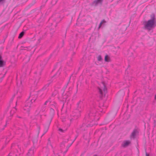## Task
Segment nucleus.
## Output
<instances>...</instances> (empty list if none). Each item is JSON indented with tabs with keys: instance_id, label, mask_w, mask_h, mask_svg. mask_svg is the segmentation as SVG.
<instances>
[{
	"instance_id": "nucleus-16",
	"label": "nucleus",
	"mask_w": 156,
	"mask_h": 156,
	"mask_svg": "<svg viewBox=\"0 0 156 156\" xmlns=\"http://www.w3.org/2000/svg\"><path fill=\"white\" fill-rule=\"evenodd\" d=\"M106 23V21L105 20H103L100 23L98 28L99 29L101 27L102 25L104 23Z\"/></svg>"
},
{
	"instance_id": "nucleus-6",
	"label": "nucleus",
	"mask_w": 156,
	"mask_h": 156,
	"mask_svg": "<svg viewBox=\"0 0 156 156\" xmlns=\"http://www.w3.org/2000/svg\"><path fill=\"white\" fill-rule=\"evenodd\" d=\"M82 102L81 101H79L77 104V108L76 112L77 113V116H79L80 115V112L81 111L80 110L81 108V105Z\"/></svg>"
},
{
	"instance_id": "nucleus-24",
	"label": "nucleus",
	"mask_w": 156,
	"mask_h": 156,
	"mask_svg": "<svg viewBox=\"0 0 156 156\" xmlns=\"http://www.w3.org/2000/svg\"><path fill=\"white\" fill-rule=\"evenodd\" d=\"M12 99H11V101H10V106H12V104H11V101L12 100Z\"/></svg>"
},
{
	"instance_id": "nucleus-21",
	"label": "nucleus",
	"mask_w": 156,
	"mask_h": 156,
	"mask_svg": "<svg viewBox=\"0 0 156 156\" xmlns=\"http://www.w3.org/2000/svg\"><path fill=\"white\" fill-rule=\"evenodd\" d=\"M98 61H101L102 60V58L101 55H99L98 56Z\"/></svg>"
},
{
	"instance_id": "nucleus-36",
	"label": "nucleus",
	"mask_w": 156,
	"mask_h": 156,
	"mask_svg": "<svg viewBox=\"0 0 156 156\" xmlns=\"http://www.w3.org/2000/svg\"><path fill=\"white\" fill-rule=\"evenodd\" d=\"M49 140H50V139H48V141H49Z\"/></svg>"
},
{
	"instance_id": "nucleus-28",
	"label": "nucleus",
	"mask_w": 156,
	"mask_h": 156,
	"mask_svg": "<svg viewBox=\"0 0 156 156\" xmlns=\"http://www.w3.org/2000/svg\"><path fill=\"white\" fill-rule=\"evenodd\" d=\"M93 126V124H90L89 125V126Z\"/></svg>"
},
{
	"instance_id": "nucleus-19",
	"label": "nucleus",
	"mask_w": 156,
	"mask_h": 156,
	"mask_svg": "<svg viewBox=\"0 0 156 156\" xmlns=\"http://www.w3.org/2000/svg\"><path fill=\"white\" fill-rule=\"evenodd\" d=\"M60 74V72H59V71H58V72L57 73H56V74H55V75H54L53 76V77H53H53H55V78H57V77H58L59 76V75Z\"/></svg>"
},
{
	"instance_id": "nucleus-4",
	"label": "nucleus",
	"mask_w": 156,
	"mask_h": 156,
	"mask_svg": "<svg viewBox=\"0 0 156 156\" xmlns=\"http://www.w3.org/2000/svg\"><path fill=\"white\" fill-rule=\"evenodd\" d=\"M45 107H42L41 109L37 108L35 112V115H37V119L41 120V116L43 115V113L45 111Z\"/></svg>"
},
{
	"instance_id": "nucleus-9",
	"label": "nucleus",
	"mask_w": 156,
	"mask_h": 156,
	"mask_svg": "<svg viewBox=\"0 0 156 156\" xmlns=\"http://www.w3.org/2000/svg\"><path fill=\"white\" fill-rule=\"evenodd\" d=\"M22 83V82L21 81H20L19 83H18V82L17 83V86L18 87V89L17 93H18V92L21 93L23 90V87Z\"/></svg>"
},
{
	"instance_id": "nucleus-14",
	"label": "nucleus",
	"mask_w": 156,
	"mask_h": 156,
	"mask_svg": "<svg viewBox=\"0 0 156 156\" xmlns=\"http://www.w3.org/2000/svg\"><path fill=\"white\" fill-rule=\"evenodd\" d=\"M95 116V113L90 112L89 114V117L92 119H94V117Z\"/></svg>"
},
{
	"instance_id": "nucleus-23",
	"label": "nucleus",
	"mask_w": 156,
	"mask_h": 156,
	"mask_svg": "<svg viewBox=\"0 0 156 156\" xmlns=\"http://www.w3.org/2000/svg\"><path fill=\"white\" fill-rule=\"evenodd\" d=\"M19 149H20V152L19 153V155H20V154H21L23 153V150H21V149H20V148H19Z\"/></svg>"
},
{
	"instance_id": "nucleus-18",
	"label": "nucleus",
	"mask_w": 156,
	"mask_h": 156,
	"mask_svg": "<svg viewBox=\"0 0 156 156\" xmlns=\"http://www.w3.org/2000/svg\"><path fill=\"white\" fill-rule=\"evenodd\" d=\"M24 32L22 31V32H21V33H20V34L19 35V36L18 37V38L19 39L23 37V35H24Z\"/></svg>"
},
{
	"instance_id": "nucleus-37",
	"label": "nucleus",
	"mask_w": 156,
	"mask_h": 156,
	"mask_svg": "<svg viewBox=\"0 0 156 156\" xmlns=\"http://www.w3.org/2000/svg\"><path fill=\"white\" fill-rule=\"evenodd\" d=\"M71 120H72V119H70V121H71Z\"/></svg>"
},
{
	"instance_id": "nucleus-1",
	"label": "nucleus",
	"mask_w": 156,
	"mask_h": 156,
	"mask_svg": "<svg viewBox=\"0 0 156 156\" xmlns=\"http://www.w3.org/2000/svg\"><path fill=\"white\" fill-rule=\"evenodd\" d=\"M150 17V20L143 23L144 29L148 31L153 30L156 26V20L154 14H151Z\"/></svg>"
},
{
	"instance_id": "nucleus-34",
	"label": "nucleus",
	"mask_w": 156,
	"mask_h": 156,
	"mask_svg": "<svg viewBox=\"0 0 156 156\" xmlns=\"http://www.w3.org/2000/svg\"><path fill=\"white\" fill-rule=\"evenodd\" d=\"M93 156H97V155L96 154H95L94 155H93Z\"/></svg>"
},
{
	"instance_id": "nucleus-2",
	"label": "nucleus",
	"mask_w": 156,
	"mask_h": 156,
	"mask_svg": "<svg viewBox=\"0 0 156 156\" xmlns=\"http://www.w3.org/2000/svg\"><path fill=\"white\" fill-rule=\"evenodd\" d=\"M37 96V91L31 92L29 98L31 100L30 101L27 100L26 102L25 105L23 107V109L27 112H29L31 108L32 103L34 102L36 100Z\"/></svg>"
},
{
	"instance_id": "nucleus-35",
	"label": "nucleus",
	"mask_w": 156,
	"mask_h": 156,
	"mask_svg": "<svg viewBox=\"0 0 156 156\" xmlns=\"http://www.w3.org/2000/svg\"><path fill=\"white\" fill-rule=\"evenodd\" d=\"M40 129V128H39V130Z\"/></svg>"
},
{
	"instance_id": "nucleus-13",
	"label": "nucleus",
	"mask_w": 156,
	"mask_h": 156,
	"mask_svg": "<svg viewBox=\"0 0 156 156\" xmlns=\"http://www.w3.org/2000/svg\"><path fill=\"white\" fill-rule=\"evenodd\" d=\"M16 111V108L12 107V109L10 111V116H12L14 113Z\"/></svg>"
},
{
	"instance_id": "nucleus-33",
	"label": "nucleus",
	"mask_w": 156,
	"mask_h": 156,
	"mask_svg": "<svg viewBox=\"0 0 156 156\" xmlns=\"http://www.w3.org/2000/svg\"><path fill=\"white\" fill-rule=\"evenodd\" d=\"M15 103L16 104V103H17V102H15Z\"/></svg>"
},
{
	"instance_id": "nucleus-32",
	"label": "nucleus",
	"mask_w": 156,
	"mask_h": 156,
	"mask_svg": "<svg viewBox=\"0 0 156 156\" xmlns=\"http://www.w3.org/2000/svg\"><path fill=\"white\" fill-rule=\"evenodd\" d=\"M3 0H0V2H1L2 1H3Z\"/></svg>"
},
{
	"instance_id": "nucleus-15",
	"label": "nucleus",
	"mask_w": 156,
	"mask_h": 156,
	"mask_svg": "<svg viewBox=\"0 0 156 156\" xmlns=\"http://www.w3.org/2000/svg\"><path fill=\"white\" fill-rule=\"evenodd\" d=\"M105 60L106 62H109L111 61L110 58L107 55H105Z\"/></svg>"
},
{
	"instance_id": "nucleus-11",
	"label": "nucleus",
	"mask_w": 156,
	"mask_h": 156,
	"mask_svg": "<svg viewBox=\"0 0 156 156\" xmlns=\"http://www.w3.org/2000/svg\"><path fill=\"white\" fill-rule=\"evenodd\" d=\"M103 0H95L92 3V5L95 6H97L98 4H102Z\"/></svg>"
},
{
	"instance_id": "nucleus-31",
	"label": "nucleus",
	"mask_w": 156,
	"mask_h": 156,
	"mask_svg": "<svg viewBox=\"0 0 156 156\" xmlns=\"http://www.w3.org/2000/svg\"><path fill=\"white\" fill-rule=\"evenodd\" d=\"M75 54V52H73V55H74Z\"/></svg>"
},
{
	"instance_id": "nucleus-5",
	"label": "nucleus",
	"mask_w": 156,
	"mask_h": 156,
	"mask_svg": "<svg viewBox=\"0 0 156 156\" xmlns=\"http://www.w3.org/2000/svg\"><path fill=\"white\" fill-rule=\"evenodd\" d=\"M47 104L49 105L52 108H55L56 110H57V108L56 107V104L54 101H46L44 104V105Z\"/></svg>"
},
{
	"instance_id": "nucleus-10",
	"label": "nucleus",
	"mask_w": 156,
	"mask_h": 156,
	"mask_svg": "<svg viewBox=\"0 0 156 156\" xmlns=\"http://www.w3.org/2000/svg\"><path fill=\"white\" fill-rule=\"evenodd\" d=\"M131 143V141L129 140H126L124 141L122 144V146L123 147H126L128 146Z\"/></svg>"
},
{
	"instance_id": "nucleus-30",
	"label": "nucleus",
	"mask_w": 156,
	"mask_h": 156,
	"mask_svg": "<svg viewBox=\"0 0 156 156\" xmlns=\"http://www.w3.org/2000/svg\"><path fill=\"white\" fill-rule=\"evenodd\" d=\"M7 121H6V124H5V126H6V124H7Z\"/></svg>"
},
{
	"instance_id": "nucleus-8",
	"label": "nucleus",
	"mask_w": 156,
	"mask_h": 156,
	"mask_svg": "<svg viewBox=\"0 0 156 156\" xmlns=\"http://www.w3.org/2000/svg\"><path fill=\"white\" fill-rule=\"evenodd\" d=\"M36 151L35 148L34 147H32L29 150L27 153L28 156H33L34 152Z\"/></svg>"
},
{
	"instance_id": "nucleus-3",
	"label": "nucleus",
	"mask_w": 156,
	"mask_h": 156,
	"mask_svg": "<svg viewBox=\"0 0 156 156\" xmlns=\"http://www.w3.org/2000/svg\"><path fill=\"white\" fill-rule=\"evenodd\" d=\"M98 89L100 94L101 96H102L103 95V91L105 94L107 92V89L106 87L105 83L104 82H102L100 84V87H98Z\"/></svg>"
},
{
	"instance_id": "nucleus-26",
	"label": "nucleus",
	"mask_w": 156,
	"mask_h": 156,
	"mask_svg": "<svg viewBox=\"0 0 156 156\" xmlns=\"http://www.w3.org/2000/svg\"><path fill=\"white\" fill-rule=\"evenodd\" d=\"M76 137L75 138V139L73 140V141L72 142V143L71 144H70V146L71 145H72V144H73V143L74 142V140H75V139H76Z\"/></svg>"
},
{
	"instance_id": "nucleus-20",
	"label": "nucleus",
	"mask_w": 156,
	"mask_h": 156,
	"mask_svg": "<svg viewBox=\"0 0 156 156\" xmlns=\"http://www.w3.org/2000/svg\"><path fill=\"white\" fill-rule=\"evenodd\" d=\"M67 98V96L66 95H63L62 100L63 101H65Z\"/></svg>"
},
{
	"instance_id": "nucleus-17",
	"label": "nucleus",
	"mask_w": 156,
	"mask_h": 156,
	"mask_svg": "<svg viewBox=\"0 0 156 156\" xmlns=\"http://www.w3.org/2000/svg\"><path fill=\"white\" fill-rule=\"evenodd\" d=\"M55 110V108H51L50 110V112L51 115H53L54 114V110Z\"/></svg>"
},
{
	"instance_id": "nucleus-27",
	"label": "nucleus",
	"mask_w": 156,
	"mask_h": 156,
	"mask_svg": "<svg viewBox=\"0 0 156 156\" xmlns=\"http://www.w3.org/2000/svg\"><path fill=\"white\" fill-rule=\"evenodd\" d=\"M146 156H149V155L147 153H146Z\"/></svg>"
},
{
	"instance_id": "nucleus-12",
	"label": "nucleus",
	"mask_w": 156,
	"mask_h": 156,
	"mask_svg": "<svg viewBox=\"0 0 156 156\" xmlns=\"http://www.w3.org/2000/svg\"><path fill=\"white\" fill-rule=\"evenodd\" d=\"M5 62L2 60V56L0 55V67H2L5 66Z\"/></svg>"
},
{
	"instance_id": "nucleus-22",
	"label": "nucleus",
	"mask_w": 156,
	"mask_h": 156,
	"mask_svg": "<svg viewBox=\"0 0 156 156\" xmlns=\"http://www.w3.org/2000/svg\"><path fill=\"white\" fill-rule=\"evenodd\" d=\"M58 130H59V131L62 132H63L65 131V130H63L62 129H61V128H59V129H58Z\"/></svg>"
},
{
	"instance_id": "nucleus-29",
	"label": "nucleus",
	"mask_w": 156,
	"mask_h": 156,
	"mask_svg": "<svg viewBox=\"0 0 156 156\" xmlns=\"http://www.w3.org/2000/svg\"><path fill=\"white\" fill-rule=\"evenodd\" d=\"M154 99H155L156 100V94L155 96Z\"/></svg>"
},
{
	"instance_id": "nucleus-25",
	"label": "nucleus",
	"mask_w": 156,
	"mask_h": 156,
	"mask_svg": "<svg viewBox=\"0 0 156 156\" xmlns=\"http://www.w3.org/2000/svg\"><path fill=\"white\" fill-rule=\"evenodd\" d=\"M48 127H49V126H48L47 127V128H46V132L48 131Z\"/></svg>"
},
{
	"instance_id": "nucleus-7",
	"label": "nucleus",
	"mask_w": 156,
	"mask_h": 156,
	"mask_svg": "<svg viewBox=\"0 0 156 156\" xmlns=\"http://www.w3.org/2000/svg\"><path fill=\"white\" fill-rule=\"evenodd\" d=\"M139 131L138 129L136 128L134 129L130 135L131 139H134L137 135L138 134Z\"/></svg>"
}]
</instances>
